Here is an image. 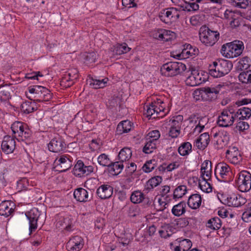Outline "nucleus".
I'll return each mask as SVG.
<instances>
[{
	"instance_id": "nucleus-47",
	"label": "nucleus",
	"mask_w": 251,
	"mask_h": 251,
	"mask_svg": "<svg viewBox=\"0 0 251 251\" xmlns=\"http://www.w3.org/2000/svg\"><path fill=\"white\" fill-rule=\"evenodd\" d=\"M187 192V187L185 185H180L176 187L173 193L174 199L182 198Z\"/></svg>"
},
{
	"instance_id": "nucleus-56",
	"label": "nucleus",
	"mask_w": 251,
	"mask_h": 251,
	"mask_svg": "<svg viewBox=\"0 0 251 251\" xmlns=\"http://www.w3.org/2000/svg\"><path fill=\"white\" fill-rule=\"evenodd\" d=\"M218 234L221 237L223 238L228 237L231 234L232 229L231 228L226 227L225 226L223 227L222 228L218 229Z\"/></svg>"
},
{
	"instance_id": "nucleus-40",
	"label": "nucleus",
	"mask_w": 251,
	"mask_h": 251,
	"mask_svg": "<svg viewBox=\"0 0 251 251\" xmlns=\"http://www.w3.org/2000/svg\"><path fill=\"white\" fill-rule=\"evenodd\" d=\"M131 201L134 203H139L145 199V195L140 191H134L130 196Z\"/></svg>"
},
{
	"instance_id": "nucleus-64",
	"label": "nucleus",
	"mask_w": 251,
	"mask_h": 251,
	"mask_svg": "<svg viewBox=\"0 0 251 251\" xmlns=\"http://www.w3.org/2000/svg\"><path fill=\"white\" fill-rule=\"evenodd\" d=\"M249 204V209L245 211L242 215V219L245 222H251V202Z\"/></svg>"
},
{
	"instance_id": "nucleus-9",
	"label": "nucleus",
	"mask_w": 251,
	"mask_h": 251,
	"mask_svg": "<svg viewBox=\"0 0 251 251\" xmlns=\"http://www.w3.org/2000/svg\"><path fill=\"white\" fill-rule=\"evenodd\" d=\"M236 119V114L232 109H225L218 116L217 123L219 126L228 127L233 125Z\"/></svg>"
},
{
	"instance_id": "nucleus-10",
	"label": "nucleus",
	"mask_w": 251,
	"mask_h": 251,
	"mask_svg": "<svg viewBox=\"0 0 251 251\" xmlns=\"http://www.w3.org/2000/svg\"><path fill=\"white\" fill-rule=\"evenodd\" d=\"M180 11L175 7H170L161 11L159 14L160 20L164 23L171 25L178 20Z\"/></svg>"
},
{
	"instance_id": "nucleus-63",
	"label": "nucleus",
	"mask_w": 251,
	"mask_h": 251,
	"mask_svg": "<svg viewBox=\"0 0 251 251\" xmlns=\"http://www.w3.org/2000/svg\"><path fill=\"white\" fill-rule=\"evenodd\" d=\"M21 126H22V122H15L11 125V128L13 133L15 135V137H17L20 129H22Z\"/></svg>"
},
{
	"instance_id": "nucleus-8",
	"label": "nucleus",
	"mask_w": 251,
	"mask_h": 251,
	"mask_svg": "<svg viewBox=\"0 0 251 251\" xmlns=\"http://www.w3.org/2000/svg\"><path fill=\"white\" fill-rule=\"evenodd\" d=\"M214 172L216 177L221 181H229L233 175L230 166L224 162L217 164L215 166Z\"/></svg>"
},
{
	"instance_id": "nucleus-27",
	"label": "nucleus",
	"mask_w": 251,
	"mask_h": 251,
	"mask_svg": "<svg viewBox=\"0 0 251 251\" xmlns=\"http://www.w3.org/2000/svg\"><path fill=\"white\" fill-rule=\"evenodd\" d=\"M201 203V198L200 194H195L190 196L188 199L187 204L188 206L194 209L198 208Z\"/></svg>"
},
{
	"instance_id": "nucleus-2",
	"label": "nucleus",
	"mask_w": 251,
	"mask_h": 251,
	"mask_svg": "<svg viewBox=\"0 0 251 251\" xmlns=\"http://www.w3.org/2000/svg\"><path fill=\"white\" fill-rule=\"evenodd\" d=\"M26 95L30 100L38 102L49 101L52 98V94L49 89L39 85L29 87L28 93Z\"/></svg>"
},
{
	"instance_id": "nucleus-19",
	"label": "nucleus",
	"mask_w": 251,
	"mask_h": 251,
	"mask_svg": "<svg viewBox=\"0 0 251 251\" xmlns=\"http://www.w3.org/2000/svg\"><path fill=\"white\" fill-rule=\"evenodd\" d=\"M75 199L78 201H89L92 199V194H89V192L84 188H78L76 189L74 192Z\"/></svg>"
},
{
	"instance_id": "nucleus-46",
	"label": "nucleus",
	"mask_w": 251,
	"mask_h": 251,
	"mask_svg": "<svg viewBox=\"0 0 251 251\" xmlns=\"http://www.w3.org/2000/svg\"><path fill=\"white\" fill-rule=\"evenodd\" d=\"M147 142L143 148V151L145 153H151L156 148V141L147 138Z\"/></svg>"
},
{
	"instance_id": "nucleus-21",
	"label": "nucleus",
	"mask_w": 251,
	"mask_h": 251,
	"mask_svg": "<svg viewBox=\"0 0 251 251\" xmlns=\"http://www.w3.org/2000/svg\"><path fill=\"white\" fill-rule=\"evenodd\" d=\"M203 81L204 79H202L198 71L193 69L191 71V75L187 77L186 83L189 86H195L201 84Z\"/></svg>"
},
{
	"instance_id": "nucleus-49",
	"label": "nucleus",
	"mask_w": 251,
	"mask_h": 251,
	"mask_svg": "<svg viewBox=\"0 0 251 251\" xmlns=\"http://www.w3.org/2000/svg\"><path fill=\"white\" fill-rule=\"evenodd\" d=\"M179 165L177 162H174L173 163H171L168 165L167 164H163L162 165H160L159 167V170L160 171H166L171 172L173 170L177 169L178 168Z\"/></svg>"
},
{
	"instance_id": "nucleus-51",
	"label": "nucleus",
	"mask_w": 251,
	"mask_h": 251,
	"mask_svg": "<svg viewBox=\"0 0 251 251\" xmlns=\"http://www.w3.org/2000/svg\"><path fill=\"white\" fill-rule=\"evenodd\" d=\"M98 162L99 164L102 166H106L109 167L111 161L108 158V155L105 153L101 154L98 158Z\"/></svg>"
},
{
	"instance_id": "nucleus-16",
	"label": "nucleus",
	"mask_w": 251,
	"mask_h": 251,
	"mask_svg": "<svg viewBox=\"0 0 251 251\" xmlns=\"http://www.w3.org/2000/svg\"><path fill=\"white\" fill-rule=\"evenodd\" d=\"M83 246V239L79 236H75L70 239L66 247L68 251H79Z\"/></svg>"
},
{
	"instance_id": "nucleus-18",
	"label": "nucleus",
	"mask_w": 251,
	"mask_h": 251,
	"mask_svg": "<svg viewBox=\"0 0 251 251\" xmlns=\"http://www.w3.org/2000/svg\"><path fill=\"white\" fill-rule=\"evenodd\" d=\"M1 149L6 154L13 152L16 147L14 139L8 135L5 136L1 143Z\"/></svg>"
},
{
	"instance_id": "nucleus-7",
	"label": "nucleus",
	"mask_w": 251,
	"mask_h": 251,
	"mask_svg": "<svg viewBox=\"0 0 251 251\" xmlns=\"http://www.w3.org/2000/svg\"><path fill=\"white\" fill-rule=\"evenodd\" d=\"M236 185L242 192H247L251 189V174L248 171H242L238 174Z\"/></svg>"
},
{
	"instance_id": "nucleus-41",
	"label": "nucleus",
	"mask_w": 251,
	"mask_h": 251,
	"mask_svg": "<svg viewBox=\"0 0 251 251\" xmlns=\"http://www.w3.org/2000/svg\"><path fill=\"white\" fill-rule=\"evenodd\" d=\"M35 102L31 101H25L21 105V110L25 114H29L33 112L36 108Z\"/></svg>"
},
{
	"instance_id": "nucleus-36",
	"label": "nucleus",
	"mask_w": 251,
	"mask_h": 251,
	"mask_svg": "<svg viewBox=\"0 0 251 251\" xmlns=\"http://www.w3.org/2000/svg\"><path fill=\"white\" fill-rule=\"evenodd\" d=\"M192 146L190 142L182 143L178 148V152L181 156L188 155L192 151Z\"/></svg>"
},
{
	"instance_id": "nucleus-43",
	"label": "nucleus",
	"mask_w": 251,
	"mask_h": 251,
	"mask_svg": "<svg viewBox=\"0 0 251 251\" xmlns=\"http://www.w3.org/2000/svg\"><path fill=\"white\" fill-rule=\"evenodd\" d=\"M130 50L126 43L117 44L114 46V52L116 54L121 55L128 52Z\"/></svg>"
},
{
	"instance_id": "nucleus-14",
	"label": "nucleus",
	"mask_w": 251,
	"mask_h": 251,
	"mask_svg": "<svg viewBox=\"0 0 251 251\" xmlns=\"http://www.w3.org/2000/svg\"><path fill=\"white\" fill-rule=\"evenodd\" d=\"M26 216L29 222L30 234L34 231L37 228V222L40 218L41 213L36 208H33Z\"/></svg>"
},
{
	"instance_id": "nucleus-12",
	"label": "nucleus",
	"mask_w": 251,
	"mask_h": 251,
	"mask_svg": "<svg viewBox=\"0 0 251 251\" xmlns=\"http://www.w3.org/2000/svg\"><path fill=\"white\" fill-rule=\"evenodd\" d=\"M93 171L92 166H86L82 160H79L75 164L73 172L75 176L81 177L90 175Z\"/></svg>"
},
{
	"instance_id": "nucleus-57",
	"label": "nucleus",
	"mask_w": 251,
	"mask_h": 251,
	"mask_svg": "<svg viewBox=\"0 0 251 251\" xmlns=\"http://www.w3.org/2000/svg\"><path fill=\"white\" fill-rule=\"evenodd\" d=\"M155 160H150L146 162L142 167L143 170L145 173H150L151 172L155 167V164L152 163Z\"/></svg>"
},
{
	"instance_id": "nucleus-35",
	"label": "nucleus",
	"mask_w": 251,
	"mask_h": 251,
	"mask_svg": "<svg viewBox=\"0 0 251 251\" xmlns=\"http://www.w3.org/2000/svg\"><path fill=\"white\" fill-rule=\"evenodd\" d=\"M222 226L221 219L217 217H215L209 219L206 224L207 227L213 230L219 229Z\"/></svg>"
},
{
	"instance_id": "nucleus-22",
	"label": "nucleus",
	"mask_w": 251,
	"mask_h": 251,
	"mask_svg": "<svg viewBox=\"0 0 251 251\" xmlns=\"http://www.w3.org/2000/svg\"><path fill=\"white\" fill-rule=\"evenodd\" d=\"M15 205L9 201H3L0 204V215L7 217L14 212Z\"/></svg>"
},
{
	"instance_id": "nucleus-50",
	"label": "nucleus",
	"mask_w": 251,
	"mask_h": 251,
	"mask_svg": "<svg viewBox=\"0 0 251 251\" xmlns=\"http://www.w3.org/2000/svg\"><path fill=\"white\" fill-rule=\"evenodd\" d=\"M211 180H206L205 178H202L201 181H199V186L201 189L206 193L212 191V187L209 181Z\"/></svg>"
},
{
	"instance_id": "nucleus-23",
	"label": "nucleus",
	"mask_w": 251,
	"mask_h": 251,
	"mask_svg": "<svg viewBox=\"0 0 251 251\" xmlns=\"http://www.w3.org/2000/svg\"><path fill=\"white\" fill-rule=\"evenodd\" d=\"M72 226V220L69 217H61L57 221L56 227L59 229H65L70 231Z\"/></svg>"
},
{
	"instance_id": "nucleus-11",
	"label": "nucleus",
	"mask_w": 251,
	"mask_h": 251,
	"mask_svg": "<svg viewBox=\"0 0 251 251\" xmlns=\"http://www.w3.org/2000/svg\"><path fill=\"white\" fill-rule=\"evenodd\" d=\"M73 157L69 154L59 155L54 160V164L61 170V172L68 170L73 166Z\"/></svg>"
},
{
	"instance_id": "nucleus-6",
	"label": "nucleus",
	"mask_w": 251,
	"mask_h": 251,
	"mask_svg": "<svg viewBox=\"0 0 251 251\" xmlns=\"http://www.w3.org/2000/svg\"><path fill=\"white\" fill-rule=\"evenodd\" d=\"M223 85H217L214 87H205L201 88L199 90L195 91L194 95H201V97L208 101H214L218 98V95Z\"/></svg>"
},
{
	"instance_id": "nucleus-26",
	"label": "nucleus",
	"mask_w": 251,
	"mask_h": 251,
	"mask_svg": "<svg viewBox=\"0 0 251 251\" xmlns=\"http://www.w3.org/2000/svg\"><path fill=\"white\" fill-rule=\"evenodd\" d=\"M162 180V178L160 176H156L150 178L145 184L144 191L147 193L158 186Z\"/></svg>"
},
{
	"instance_id": "nucleus-30",
	"label": "nucleus",
	"mask_w": 251,
	"mask_h": 251,
	"mask_svg": "<svg viewBox=\"0 0 251 251\" xmlns=\"http://www.w3.org/2000/svg\"><path fill=\"white\" fill-rule=\"evenodd\" d=\"M22 129H20L19 131L17 137L18 140L24 141L29 138L31 135V132L28 127L27 126L22 123V126H21Z\"/></svg>"
},
{
	"instance_id": "nucleus-33",
	"label": "nucleus",
	"mask_w": 251,
	"mask_h": 251,
	"mask_svg": "<svg viewBox=\"0 0 251 251\" xmlns=\"http://www.w3.org/2000/svg\"><path fill=\"white\" fill-rule=\"evenodd\" d=\"M236 119L240 120L249 119L251 116V109L248 107H244L234 112Z\"/></svg>"
},
{
	"instance_id": "nucleus-45",
	"label": "nucleus",
	"mask_w": 251,
	"mask_h": 251,
	"mask_svg": "<svg viewBox=\"0 0 251 251\" xmlns=\"http://www.w3.org/2000/svg\"><path fill=\"white\" fill-rule=\"evenodd\" d=\"M238 78L239 81L243 83H251V70L241 72Z\"/></svg>"
},
{
	"instance_id": "nucleus-58",
	"label": "nucleus",
	"mask_w": 251,
	"mask_h": 251,
	"mask_svg": "<svg viewBox=\"0 0 251 251\" xmlns=\"http://www.w3.org/2000/svg\"><path fill=\"white\" fill-rule=\"evenodd\" d=\"M163 28H156L151 31V35L153 38L163 41Z\"/></svg>"
},
{
	"instance_id": "nucleus-60",
	"label": "nucleus",
	"mask_w": 251,
	"mask_h": 251,
	"mask_svg": "<svg viewBox=\"0 0 251 251\" xmlns=\"http://www.w3.org/2000/svg\"><path fill=\"white\" fill-rule=\"evenodd\" d=\"M232 5L241 8H246L248 5L247 0H231Z\"/></svg>"
},
{
	"instance_id": "nucleus-15",
	"label": "nucleus",
	"mask_w": 251,
	"mask_h": 251,
	"mask_svg": "<svg viewBox=\"0 0 251 251\" xmlns=\"http://www.w3.org/2000/svg\"><path fill=\"white\" fill-rule=\"evenodd\" d=\"M225 201L229 206L240 207L247 202V199L240 194L233 193L228 195Z\"/></svg>"
},
{
	"instance_id": "nucleus-3",
	"label": "nucleus",
	"mask_w": 251,
	"mask_h": 251,
	"mask_svg": "<svg viewBox=\"0 0 251 251\" xmlns=\"http://www.w3.org/2000/svg\"><path fill=\"white\" fill-rule=\"evenodd\" d=\"M244 49L243 42L240 40H234L222 45L221 54L227 58H233L240 56Z\"/></svg>"
},
{
	"instance_id": "nucleus-29",
	"label": "nucleus",
	"mask_w": 251,
	"mask_h": 251,
	"mask_svg": "<svg viewBox=\"0 0 251 251\" xmlns=\"http://www.w3.org/2000/svg\"><path fill=\"white\" fill-rule=\"evenodd\" d=\"M132 156V151L128 147H124L120 151L118 157L119 161L122 162L128 161Z\"/></svg>"
},
{
	"instance_id": "nucleus-13",
	"label": "nucleus",
	"mask_w": 251,
	"mask_h": 251,
	"mask_svg": "<svg viewBox=\"0 0 251 251\" xmlns=\"http://www.w3.org/2000/svg\"><path fill=\"white\" fill-rule=\"evenodd\" d=\"M226 157L229 162L233 164H239L243 160L241 153L238 148L231 146L226 152Z\"/></svg>"
},
{
	"instance_id": "nucleus-4",
	"label": "nucleus",
	"mask_w": 251,
	"mask_h": 251,
	"mask_svg": "<svg viewBox=\"0 0 251 251\" xmlns=\"http://www.w3.org/2000/svg\"><path fill=\"white\" fill-rule=\"evenodd\" d=\"M200 39L206 46H213L219 39L220 33L211 30L206 25H202L199 30Z\"/></svg>"
},
{
	"instance_id": "nucleus-61",
	"label": "nucleus",
	"mask_w": 251,
	"mask_h": 251,
	"mask_svg": "<svg viewBox=\"0 0 251 251\" xmlns=\"http://www.w3.org/2000/svg\"><path fill=\"white\" fill-rule=\"evenodd\" d=\"M120 101L121 100L120 98L118 97H114L112 98L108 101V103L107 104V106L110 108H113L115 107H117L118 106L120 105Z\"/></svg>"
},
{
	"instance_id": "nucleus-62",
	"label": "nucleus",
	"mask_w": 251,
	"mask_h": 251,
	"mask_svg": "<svg viewBox=\"0 0 251 251\" xmlns=\"http://www.w3.org/2000/svg\"><path fill=\"white\" fill-rule=\"evenodd\" d=\"M182 251H188L191 248L192 244L189 239H184L180 242Z\"/></svg>"
},
{
	"instance_id": "nucleus-34",
	"label": "nucleus",
	"mask_w": 251,
	"mask_h": 251,
	"mask_svg": "<svg viewBox=\"0 0 251 251\" xmlns=\"http://www.w3.org/2000/svg\"><path fill=\"white\" fill-rule=\"evenodd\" d=\"M108 80L107 77L102 79H94L92 78L91 80L90 81V85L94 89L103 88L107 85Z\"/></svg>"
},
{
	"instance_id": "nucleus-54",
	"label": "nucleus",
	"mask_w": 251,
	"mask_h": 251,
	"mask_svg": "<svg viewBox=\"0 0 251 251\" xmlns=\"http://www.w3.org/2000/svg\"><path fill=\"white\" fill-rule=\"evenodd\" d=\"M249 125L247 122L240 120L236 124V126L234 127V130L235 131L243 132L249 129Z\"/></svg>"
},
{
	"instance_id": "nucleus-52",
	"label": "nucleus",
	"mask_w": 251,
	"mask_h": 251,
	"mask_svg": "<svg viewBox=\"0 0 251 251\" xmlns=\"http://www.w3.org/2000/svg\"><path fill=\"white\" fill-rule=\"evenodd\" d=\"M239 14L234 11L226 10L224 13L225 18L227 20L230 25V22L234 21V19L239 18Z\"/></svg>"
},
{
	"instance_id": "nucleus-31",
	"label": "nucleus",
	"mask_w": 251,
	"mask_h": 251,
	"mask_svg": "<svg viewBox=\"0 0 251 251\" xmlns=\"http://www.w3.org/2000/svg\"><path fill=\"white\" fill-rule=\"evenodd\" d=\"M22 129H20L19 131L17 137L18 140L24 141L29 138L31 135V132L28 127L27 126L22 123V126H21Z\"/></svg>"
},
{
	"instance_id": "nucleus-20",
	"label": "nucleus",
	"mask_w": 251,
	"mask_h": 251,
	"mask_svg": "<svg viewBox=\"0 0 251 251\" xmlns=\"http://www.w3.org/2000/svg\"><path fill=\"white\" fill-rule=\"evenodd\" d=\"M113 192V187L109 184H102L97 190V194L101 199H106L110 198Z\"/></svg>"
},
{
	"instance_id": "nucleus-59",
	"label": "nucleus",
	"mask_w": 251,
	"mask_h": 251,
	"mask_svg": "<svg viewBox=\"0 0 251 251\" xmlns=\"http://www.w3.org/2000/svg\"><path fill=\"white\" fill-rule=\"evenodd\" d=\"M97 54L94 52L86 53L84 55L85 62L88 64L95 62L97 59Z\"/></svg>"
},
{
	"instance_id": "nucleus-39",
	"label": "nucleus",
	"mask_w": 251,
	"mask_h": 251,
	"mask_svg": "<svg viewBox=\"0 0 251 251\" xmlns=\"http://www.w3.org/2000/svg\"><path fill=\"white\" fill-rule=\"evenodd\" d=\"M183 120V117L182 115H178L173 116L172 119L169 121V125L171 127H175L177 129H180L182 122Z\"/></svg>"
},
{
	"instance_id": "nucleus-38",
	"label": "nucleus",
	"mask_w": 251,
	"mask_h": 251,
	"mask_svg": "<svg viewBox=\"0 0 251 251\" xmlns=\"http://www.w3.org/2000/svg\"><path fill=\"white\" fill-rule=\"evenodd\" d=\"M10 88L7 85L0 86V101H5L11 98Z\"/></svg>"
},
{
	"instance_id": "nucleus-24",
	"label": "nucleus",
	"mask_w": 251,
	"mask_h": 251,
	"mask_svg": "<svg viewBox=\"0 0 251 251\" xmlns=\"http://www.w3.org/2000/svg\"><path fill=\"white\" fill-rule=\"evenodd\" d=\"M198 49L193 47L191 45L188 44L184 46V48L182 50L180 54H178L177 56L178 58H187L189 57H192L198 54Z\"/></svg>"
},
{
	"instance_id": "nucleus-55",
	"label": "nucleus",
	"mask_w": 251,
	"mask_h": 251,
	"mask_svg": "<svg viewBox=\"0 0 251 251\" xmlns=\"http://www.w3.org/2000/svg\"><path fill=\"white\" fill-rule=\"evenodd\" d=\"M29 185V180L26 178H23L17 182V187L20 190H27Z\"/></svg>"
},
{
	"instance_id": "nucleus-28",
	"label": "nucleus",
	"mask_w": 251,
	"mask_h": 251,
	"mask_svg": "<svg viewBox=\"0 0 251 251\" xmlns=\"http://www.w3.org/2000/svg\"><path fill=\"white\" fill-rule=\"evenodd\" d=\"M132 123L128 120L121 122L117 126L116 129L117 134L121 135L125 133H127L130 131Z\"/></svg>"
},
{
	"instance_id": "nucleus-53",
	"label": "nucleus",
	"mask_w": 251,
	"mask_h": 251,
	"mask_svg": "<svg viewBox=\"0 0 251 251\" xmlns=\"http://www.w3.org/2000/svg\"><path fill=\"white\" fill-rule=\"evenodd\" d=\"M73 81L70 77L67 76L65 74L62 77L60 80V85L64 88H67L71 87L74 84Z\"/></svg>"
},
{
	"instance_id": "nucleus-44",
	"label": "nucleus",
	"mask_w": 251,
	"mask_h": 251,
	"mask_svg": "<svg viewBox=\"0 0 251 251\" xmlns=\"http://www.w3.org/2000/svg\"><path fill=\"white\" fill-rule=\"evenodd\" d=\"M198 122V123L196 126L194 131L201 133L204 128L205 126L207 124L208 119L206 117L200 116V118Z\"/></svg>"
},
{
	"instance_id": "nucleus-37",
	"label": "nucleus",
	"mask_w": 251,
	"mask_h": 251,
	"mask_svg": "<svg viewBox=\"0 0 251 251\" xmlns=\"http://www.w3.org/2000/svg\"><path fill=\"white\" fill-rule=\"evenodd\" d=\"M185 202L181 201L173 206L172 212L175 216L179 217L185 212Z\"/></svg>"
},
{
	"instance_id": "nucleus-42",
	"label": "nucleus",
	"mask_w": 251,
	"mask_h": 251,
	"mask_svg": "<svg viewBox=\"0 0 251 251\" xmlns=\"http://www.w3.org/2000/svg\"><path fill=\"white\" fill-rule=\"evenodd\" d=\"M237 64V67L238 70H246L250 67L251 60L249 57L246 56L240 59Z\"/></svg>"
},
{
	"instance_id": "nucleus-25",
	"label": "nucleus",
	"mask_w": 251,
	"mask_h": 251,
	"mask_svg": "<svg viewBox=\"0 0 251 251\" xmlns=\"http://www.w3.org/2000/svg\"><path fill=\"white\" fill-rule=\"evenodd\" d=\"M212 162L208 160H205L201 164V173L202 178L211 180Z\"/></svg>"
},
{
	"instance_id": "nucleus-48",
	"label": "nucleus",
	"mask_w": 251,
	"mask_h": 251,
	"mask_svg": "<svg viewBox=\"0 0 251 251\" xmlns=\"http://www.w3.org/2000/svg\"><path fill=\"white\" fill-rule=\"evenodd\" d=\"M146 108V109L145 108H144L145 110L144 114L146 115L147 117L153 119L157 118L156 113L157 111H155V108L154 107L152 102L150 103L149 105H147Z\"/></svg>"
},
{
	"instance_id": "nucleus-1",
	"label": "nucleus",
	"mask_w": 251,
	"mask_h": 251,
	"mask_svg": "<svg viewBox=\"0 0 251 251\" xmlns=\"http://www.w3.org/2000/svg\"><path fill=\"white\" fill-rule=\"evenodd\" d=\"M233 67L231 61L226 59H218L209 65V73L214 77H220L228 74Z\"/></svg>"
},
{
	"instance_id": "nucleus-5",
	"label": "nucleus",
	"mask_w": 251,
	"mask_h": 251,
	"mask_svg": "<svg viewBox=\"0 0 251 251\" xmlns=\"http://www.w3.org/2000/svg\"><path fill=\"white\" fill-rule=\"evenodd\" d=\"M186 69L185 64L178 62H169L162 65L160 72L165 76H174L183 72Z\"/></svg>"
},
{
	"instance_id": "nucleus-17",
	"label": "nucleus",
	"mask_w": 251,
	"mask_h": 251,
	"mask_svg": "<svg viewBox=\"0 0 251 251\" xmlns=\"http://www.w3.org/2000/svg\"><path fill=\"white\" fill-rule=\"evenodd\" d=\"M66 148L63 140L57 136L53 138L48 145L49 150L52 152H58Z\"/></svg>"
},
{
	"instance_id": "nucleus-32",
	"label": "nucleus",
	"mask_w": 251,
	"mask_h": 251,
	"mask_svg": "<svg viewBox=\"0 0 251 251\" xmlns=\"http://www.w3.org/2000/svg\"><path fill=\"white\" fill-rule=\"evenodd\" d=\"M124 168L123 163L119 161L111 163L108 167L109 172L112 175H118L123 170Z\"/></svg>"
}]
</instances>
